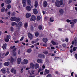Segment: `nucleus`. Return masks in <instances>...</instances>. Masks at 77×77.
I'll return each mask as SVG.
<instances>
[{
    "label": "nucleus",
    "instance_id": "nucleus-1",
    "mask_svg": "<svg viewBox=\"0 0 77 77\" xmlns=\"http://www.w3.org/2000/svg\"><path fill=\"white\" fill-rule=\"evenodd\" d=\"M55 5L57 7L59 8L60 7V5H63V1L61 0L59 1L58 0H57L55 2Z\"/></svg>",
    "mask_w": 77,
    "mask_h": 77
},
{
    "label": "nucleus",
    "instance_id": "nucleus-2",
    "mask_svg": "<svg viewBox=\"0 0 77 77\" xmlns=\"http://www.w3.org/2000/svg\"><path fill=\"white\" fill-rule=\"evenodd\" d=\"M36 17L34 15H32L31 17L30 20L31 21H34L36 20Z\"/></svg>",
    "mask_w": 77,
    "mask_h": 77
},
{
    "label": "nucleus",
    "instance_id": "nucleus-3",
    "mask_svg": "<svg viewBox=\"0 0 77 77\" xmlns=\"http://www.w3.org/2000/svg\"><path fill=\"white\" fill-rule=\"evenodd\" d=\"M16 50H17V48H15L12 51V54L13 56H15L17 55V54L15 52Z\"/></svg>",
    "mask_w": 77,
    "mask_h": 77
},
{
    "label": "nucleus",
    "instance_id": "nucleus-4",
    "mask_svg": "<svg viewBox=\"0 0 77 77\" xmlns=\"http://www.w3.org/2000/svg\"><path fill=\"white\" fill-rule=\"evenodd\" d=\"M43 7H47L48 5V4L47 3V2L45 1H44L43 2Z\"/></svg>",
    "mask_w": 77,
    "mask_h": 77
},
{
    "label": "nucleus",
    "instance_id": "nucleus-5",
    "mask_svg": "<svg viewBox=\"0 0 77 77\" xmlns=\"http://www.w3.org/2000/svg\"><path fill=\"white\" fill-rule=\"evenodd\" d=\"M28 35L29 38H30V39L31 40L33 39V35H32V33L29 32L28 33Z\"/></svg>",
    "mask_w": 77,
    "mask_h": 77
},
{
    "label": "nucleus",
    "instance_id": "nucleus-6",
    "mask_svg": "<svg viewBox=\"0 0 77 77\" xmlns=\"http://www.w3.org/2000/svg\"><path fill=\"white\" fill-rule=\"evenodd\" d=\"M38 56L39 58H45V56L42 54H39L38 55Z\"/></svg>",
    "mask_w": 77,
    "mask_h": 77
},
{
    "label": "nucleus",
    "instance_id": "nucleus-7",
    "mask_svg": "<svg viewBox=\"0 0 77 77\" xmlns=\"http://www.w3.org/2000/svg\"><path fill=\"white\" fill-rule=\"evenodd\" d=\"M28 63V60H27L26 59H24L23 60V63L21 62V63L23 65V64H25V65H26V64H27Z\"/></svg>",
    "mask_w": 77,
    "mask_h": 77
},
{
    "label": "nucleus",
    "instance_id": "nucleus-8",
    "mask_svg": "<svg viewBox=\"0 0 77 77\" xmlns=\"http://www.w3.org/2000/svg\"><path fill=\"white\" fill-rule=\"evenodd\" d=\"M11 20L12 21H15L17 20V17H12L11 18Z\"/></svg>",
    "mask_w": 77,
    "mask_h": 77
},
{
    "label": "nucleus",
    "instance_id": "nucleus-9",
    "mask_svg": "<svg viewBox=\"0 0 77 77\" xmlns=\"http://www.w3.org/2000/svg\"><path fill=\"white\" fill-rule=\"evenodd\" d=\"M2 72L3 73V74H5L6 73V69L5 68H3L1 70Z\"/></svg>",
    "mask_w": 77,
    "mask_h": 77
},
{
    "label": "nucleus",
    "instance_id": "nucleus-10",
    "mask_svg": "<svg viewBox=\"0 0 77 77\" xmlns=\"http://www.w3.org/2000/svg\"><path fill=\"white\" fill-rule=\"evenodd\" d=\"M33 13L35 15L38 14V10L36 8H35L33 10Z\"/></svg>",
    "mask_w": 77,
    "mask_h": 77
},
{
    "label": "nucleus",
    "instance_id": "nucleus-11",
    "mask_svg": "<svg viewBox=\"0 0 77 77\" xmlns=\"http://www.w3.org/2000/svg\"><path fill=\"white\" fill-rule=\"evenodd\" d=\"M21 58H18L17 60V64H20V63H21Z\"/></svg>",
    "mask_w": 77,
    "mask_h": 77
},
{
    "label": "nucleus",
    "instance_id": "nucleus-12",
    "mask_svg": "<svg viewBox=\"0 0 77 77\" xmlns=\"http://www.w3.org/2000/svg\"><path fill=\"white\" fill-rule=\"evenodd\" d=\"M11 63H13L14 62H16V60L14 59L12 57H11Z\"/></svg>",
    "mask_w": 77,
    "mask_h": 77
},
{
    "label": "nucleus",
    "instance_id": "nucleus-13",
    "mask_svg": "<svg viewBox=\"0 0 77 77\" xmlns=\"http://www.w3.org/2000/svg\"><path fill=\"white\" fill-rule=\"evenodd\" d=\"M77 39H76V40H74V42H72V45H74V44H75V45H77Z\"/></svg>",
    "mask_w": 77,
    "mask_h": 77
},
{
    "label": "nucleus",
    "instance_id": "nucleus-14",
    "mask_svg": "<svg viewBox=\"0 0 77 77\" xmlns=\"http://www.w3.org/2000/svg\"><path fill=\"white\" fill-rule=\"evenodd\" d=\"M22 26H23V23L21 22H20L18 23L17 25L18 27H22Z\"/></svg>",
    "mask_w": 77,
    "mask_h": 77
},
{
    "label": "nucleus",
    "instance_id": "nucleus-15",
    "mask_svg": "<svg viewBox=\"0 0 77 77\" xmlns=\"http://www.w3.org/2000/svg\"><path fill=\"white\" fill-rule=\"evenodd\" d=\"M26 10L28 11H30L31 10V7L29 6H28L26 7Z\"/></svg>",
    "mask_w": 77,
    "mask_h": 77
},
{
    "label": "nucleus",
    "instance_id": "nucleus-16",
    "mask_svg": "<svg viewBox=\"0 0 77 77\" xmlns=\"http://www.w3.org/2000/svg\"><path fill=\"white\" fill-rule=\"evenodd\" d=\"M26 18H29V17H31V14L30 13H28L26 14Z\"/></svg>",
    "mask_w": 77,
    "mask_h": 77
},
{
    "label": "nucleus",
    "instance_id": "nucleus-17",
    "mask_svg": "<svg viewBox=\"0 0 77 77\" xmlns=\"http://www.w3.org/2000/svg\"><path fill=\"white\" fill-rule=\"evenodd\" d=\"M50 72V70L45 69L44 72L45 75H46V74H48Z\"/></svg>",
    "mask_w": 77,
    "mask_h": 77
},
{
    "label": "nucleus",
    "instance_id": "nucleus-18",
    "mask_svg": "<svg viewBox=\"0 0 77 77\" xmlns=\"http://www.w3.org/2000/svg\"><path fill=\"white\" fill-rule=\"evenodd\" d=\"M10 63H9V62H6L5 63H4V65H5V66H9V65Z\"/></svg>",
    "mask_w": 77,
    "mask_h": 77
},
{
    "label": "nucleus",
    "instance_id": "nucleus-19",
    "mask_svg": "<svg viewBox=\"0 0 77 77\" xmlns=\"http://www.w3.org/2000/svg\"><path fill=\"white\" fill-rule=\"evenodd\" d=\"M38 6V2H37V1H35V2L34 6L35 8H37Z\"/></svg>",
    "mask_w": 77,
    "mask_h": 77
},
{
    "label": "nucleus",
    "instance_id": "nucleus-20",
    "mask_svg": "<svg viewBox=\"0 0 77 77\" xmlns=\"http://www.w3.org/2000/svg\"><path fill=\"white\" fill-rule=\"evenodd\" d=\"M37 61L38 63H42V60L41 59H38L37 60Z\"/></svg>",
    "mask_w": 77,
    "mask_h": 77
},
{
    "label": "nucleus",
    "instance_id": "nucleus-21",
    "mask_svg": "<svg viewBox=\"0 0 77 77\" xmlns=\"http://www.w3.org/2000/svg\"><path fill=\"white\" fill-rule=\"evenodd\" d=\"M35 69H37V68H38L39 67V64H38V63H35Z\"/></svg>",
    "mask_w": 77,
    "mask_h": 77
},
{
    "label": "nucleus",
    "instance_id": "nucleus-22",
    "mask_svg": "<svg viewBox=\"0 0 77 77\" xmlns=\"http://www.w3.org/2000/svg\"><path fill=\"white\" fill-rule=\"evenodd\" d=\"M7 45L6 44V43H5V44H4L3 45V46L2 47V48H3V49L4 50H5V49H6V48Z\"/></svg>",
    "mask_w": 77,
    "mask_h": 77
},
{
    "label": "nucleus",
    "instance_id": "nucleus-23",
    "mask_svg": "<svg viewBox=\"0 0 77 77\" xmlns=\"http://www.w3.org/2000/svg\"><path fill=\"white\" fill-rule=\"evenodd\" d=\"M30 66L32 68V69H33L35 67V64H34L32 63H30Z\"/></svg>",
    "mask_w": 77,
    "mask_h": 77
},
{
    "label": "nucleus",
    "instance_id": "nucleus-24",
    "mask_svg": "<svg viewBox=\"0 0 77 77\" xmlns=\"http://www.w3.org/2000/svg\"><path fill=\"white\" fill-rule=\"evenodd\" d=\"M11 71L12 72L14 73V74H16L17 73V72L16 70L14 68H12L11 70Z\"/></svg>",
    "mask_w": 77,
    "mask_h": 77
},
{
    "label": "nucleus",
    "instance_id": "nucleus-25",
    "mask_svg": "<svg viewBox=\"0 0 77 77\" xmlns=\"http://www.w3.org/2000/svg\"><path fill=\"white\" fill-rule=\"evenodd\" d=\"M5 2L6 4H9V3H11V1L10 0H6L5 1Z\"/></svg>",
    "mask_w": 77,
    "mask_h": 77
},
{
    "label": "nucleus",
    "instance_id": "nucleus-26",
    "mask_svg": "<svg viewBox=\"0 0 77 77\" xmlns=\"http://www.w3.org/2000/svg\"><path fill=\"white\" fill-rule=\"evenodd\" d=\"M23 7H26V1H22Z\"/></svg>",
    "mask_w": 77,
    "mask_h": 77
},
{
    "label": "nucleus",
    "instance_id": "nucleus-27",
    "mask_svg": "<svg viewBox=\"0 0 77 77\" xmlns=\"http://www.w3.org/2000/svg\"><path fill=\"white\" fill-rule=\"evenodd\" d=\"M43 41L44 42L46 43V42H47L48 41V39L46 38H44L43 39Z\"/></svg>",
    "mask_w": 77,
    "mask_h": 77
},
{
    "label": "nucleus",
    "instance_id": "nucleus-28",
    "mask_svg": "<svg viewBox=\"0 0 77 77\" xmlns=\"http://www.w3.org/2000/svg\"><path fill=\"white\" fill-rule=\"evenodd\" d=\"M59 12L61 14H63V9H60L59 10Z\"/></svg>",
    "mask_w": 77,
    "mask_h": 77
},
{
    "label": "nucleus",
    "instance_id": "nucleus-29",
    "mask_svg": "<svg viewBox=\"0 0 77 77\" xmlns=\"http://www.w3.org/2000/svg\"><path fill=\"white\" fill-rule=\"evenodd\" d=\"M11 25L12 26H17V23L15 22H13L11 23Z\"/></svg>",
    "mask_w": 77,
    "mask_h": 77
},
{
    "label": "nucleus",
    "instance_id": "nucleus-30",
    "mask_svg": "<svg viewBox=\"0 0 77 77\" xmlns=\"http://www.w3.org/2000/svg\"><path fill=\"white\" fill-rule=\"evenodd\" d=\"M70 24H72L71 26L72 27H74V25L75 23L73 22H71L70 23Z\"/></svg>",
    "mask_w": 77,
    "mask_h": 77
},
{
    "label": "nucleus",
    "instance_id": "nucleus-31",
    "mask_svg": "<svg viewBox=\"0 0 77 77\" xmlns=\"http://www.w3.org/2000/svg\"><path fill=\"white\" fill-rule=\"evenodd\" d=\"M27 3L28 5H31V1L30 0H27Z\"/></svg>",
    "mask_w": 77,
    "mask_h": 77
},
{
    "label": "nucleus",
    "instance_id": "nucleus-32",
    "mask_svg": "<svg viewBox=\"0 0 77 77\" xmlns=\"http://www.w3.org/2000/svg\"><path fill=\"white\" fill-rule=\"evenodd\" d=\"M28 26V23H25L24 24V27L25 28H27Z\"/></svg>",
    "mask_w": 77,
    "mask_h": 77
},
{
    "label": "nucleus",
    "instance_id": "nucleus-33",
    "mask_svg": "<svg viewBox=\"0 0 77 77\" xmlns=\"http://www.w3.org/2000/svg\"><path fill=\"white\" fill-rule=\"evenodd\" d=\"M27 52H28V53H31V52H32V49H31V48H30L29 49H28L27 50Z\"/></svg>",
    "mask_w": 77,
    "mask_h": 77
},
{
    "label": "nucleus",
    "instance_id": "nucleus-34",
    "mask_svg": "<svg viewBox=\"0 0 77 77\" xmlns=\"http://www.w3.org/2000/svg\"><path fill=\"white\" fill-rule=\"evenodd\" d=\"M5 11V8L4 7H3L1 9V12H4Z\"/></svg>",
    "mask_w": 77,
    "mask_h": 77
},
{
    "label": "nucleus",
    "instance_id": "nucleus-35",
    "mask_svg": "<svg viewBox=\"0 0 77 77\" xmlns=\"http://www.w3.org/2000/svg\"><path fill=\"white\" fill-rule=\"evenodd\" d=\"M41 19V17L39 16H37V20L38 21H39Z\"/></svg>",
    "mask_w": 77,
    "mask_h": 77
},
{
    "label": "nucleus",
    "instance_id": "nucleus-36",
    "mask_svg": "<svg viewBox=\"0 0 77 77\" xmlns=\"http://www.w3.org/2000/svg\"><path fill=\"white\" fill-rule=\"evenodd\" d=\"M35 36L36 37H38L39 36V33L38 32H36L35 33Z\"/></svg>",
    "mask_w": 77,
    "mask_h": 77
},
{
    "label": "nucleus",
    "instance_id": "nucleus-37",
    "mask_svg": "<svg viewBox=\"0 0 77 77\" xmlns=\"http://www.w3.org/2000/svg\"><path fill=\"white\" fill-rule=\"evenodd\" d=\"M20 20H21V19L20 18H17V19L16 20L17 22H19L20 21Z\"/></svg>",
    "mask_w": 77,
    "mask_h": 77
},
{
    "label": "nucleus",
    "instance_id": "nucleus-38",
    "mask_svg": "<svg viewBox=\"0 0 77 77\" xmlns=\"http://www.w3.org/2000/svg\"><path fill=\"white\" fill-rule=\"evenodd\" d=\"M11 5H7V8H8V9H10L11 8Z\"/></svg>",
    "mask_w": 77,
    "mask_h": 77
},
{
    "label": "nucleus",
    "instance_id": "nucleus-39",
    "mask_svg": "<svg viewBox=\"0 0 77 77\" xmlns=\"http://www.w3.org/2000/svg\"><path fill=\"white\" fill-rule=\"evenodd\" d=\"M38 29L39 30H41L42 29V26H38Z\"/></svg>",
    "mask_w": 77,
    "mask_h": 77
},
{
    "label": "nucleus",
    "instance_id": "nucleus-40",
    "mask_svg": "<svg viewBox=\"0 0 77 77\" xmlns=\"http://www.w3.org/2000/svg\"><path fill=\"white\" fill-rule=\"evenodd\" d=\"M53 17H51L50 18V21H51V22H53L54 21V20H53Z\"/></svg>",
    "mask_w": 77,
    "mask_h": 77
},
{
    "label": "nucleus",
    "instance_id": "nucleus-41",
    "mask_svg": "<svg viewBox=\"0 0 77 77\" xmlns=\"http://www.w3.org/2000/svg\"><path fill=\"white\" fill-rule=\"evenodd\" d=\"M77 19H75L73 20H72V21H74L75 23H77Z\"/></svg>",
    "mask_w": 77,
    "mask_h": 77
},
{
    "label": "nucleus",
    "instance_id": "nucleus-42",
    "mask_svg": "<svg viewBox=\"0 0 77 77\" xmlns=\"http://www.w3.org/2000/svg\"><path fill=\"white\" fill-rule=\"evenodd\" d=\"M51 42L53 45H56V43H55V42H54L53 41H52Z\"/></svg>",
    "mask_w": 77,
    "mask_h": 77
},
{
    "label": "nucleus",
    "instance_id": "nucleus-43",
    "mask_svg": "<svg viewBox=\"0 0 77 77\" xmlns=\"http://www.w3.org/2000/svg\"><path fill=\"white\" fill-rule=\"evenodd\" d=\"M11 32H13V31H14V28H13V27H12V26H11Z\"/></svg>",
    "mask_w": 77,
    "mask_h": 77
},
{
    "label": "nucleus",
    "instance_id": "nucleus-44",
    "mask_svg": "<svg viewBox=\"0 0 77 77\" xmlns=\"http://www.w3.org/2000/svg\"><path fill=\"white\" fill-rule=\"evenodd\" d=\"M6 37L7 38L10 39V38H11V35H8Z\"/></svg>",
    "mask_w": 77,
    "mask_h": 77
},
{
    "label": "nucleus",
    "instance_id": "nucleus-45",
    "mask_svg": "<svg viewBox=\"0 0 77 77\" xmlns=\"http://www.w3.org/2000/svg\"><path fill=\"white\" fill-rule=\"evenodd\" d=\"M43 53L45 54H48V51H46L45 52H43Z\"/></svg>",
    "mask_w": 77,
    "mask_h": 77
},
{
    "label": "nucleus",
    "instance_id": "nucleus-46",
    "mask_svg": "<svg viewBox=\"0 0 77 77\" xmlns=\"http://www.w3.org/2000/svg\"><path fill=\"white\" fill-rule=\"evenodd\" d=\"M47 77H52L51 74H48L47 76Z\"/></svg>",
    "mask_w": 77,
    "mask_h": 77
},
{
    "label": "nucleus",
    "instance_id": "nucleus-47",
    "mask_svg": "<svg viewBox=\"0 0 77 77\" xmlns=\"http://www.w3.org/2000/svg\"><path fill=\"white\" fill-rule=\"evenodd\" d=\"M66 21L67 22V23H70L71 21L69 19H67L66 20Z\"/></svg>",
    "mask_w": 77,
    "mask_h": 77
},
{
    "label": "nucleus",
    "instance_id": "nucleus-48",
    "mask_svg": "<svg viewBox=\"0 0 77 77\" xmlns=\"http://www.w3.org/2000/svg\"><path fill=\"white\" fill-rule=\"evenodd\" d=\"M77 48V47H74L73 49V51H76V49Z\"/></svg>",
    "mask_w": 77,
    "mask_h": 77
},
{
    "label": "nucleus",
    "instance_id": "nucleus-49",
    "mask_svg": "<svg viewBox=\"0 0 77 77\" xmlns=\"http://www.w3.org/2000/svg\"><path fill=\"white\" fill-rule=\"evenodd\" d=\"M5 42H8L9 41V40L8 38H5Z\"/></svg>",
    "mask_w": 77,
    "mask_h": 77
},
{
    "label": "nucleus",
    "instance_id": "nucleus-50",
    "mask_svg": "<svg viewBox=\"0 0 77 77\" xmlns=\"http://www.w3.org/2000/svg\"><path fill=\"white\" fill-rule=\"evenodd\" d=\"M15 46H11L10 47V48L11 49H13L15 47Z\"/></svg>",
    "mask_w": 77,
    "mask_h": 77
},
{
    "label": "nucleus",
    "instance_id": "nucleus-51",
    "mask_svg": "<svg viewBox=\"0 0 77 77\" xmlns=\"http://www.w3.org/2000/svg\"><path fill=\"white\" fill-rule=\"evenodd\" d=\"M20 53H21V50L20 49H19L18 51V54H20Z\"/></svg>",
    "mask_w": 77,
    "mask_h": 77
},
{
    "label": "nucleus",
    "instance_id": "nucleus-52",
    "mask_svg": "<svg viewBox=\"0 0 77 77\" xmlns=\"http://www.w3.org/2000/svg\"><path fill=\"white\" fill-rule=\"evenodd\" d=\"M9 52H8V51L5 54V56H8V54H9Z\"/></svg>",
    "mask_w": 77,
    "mask_h": 77
},
{
    "label": "nucleus",
    "instance_id": "nucleus-53",
    "mask_svg": "<svg viewBox=\"0 0 77 77\" xmlns=\"http://www.w3.org/2000/svg\"><path fill=\"white\" fill-rule=\"evenodd\" d=\"M58 59H59V57H55L54 58L55 60H57Z\"/></svg>",
    "mask_w": 77,
    "mask_h": 77
},
{
    "label": "nucleus",
    "instance_id": "nucleus-54",
    "mask_svg": "<svg viewBox=\"0 0 77 77\" xmlns=\"http://www.w3.org/2000/svg\"><path fill=\"white\" fill-rule=\"evenodd\" d=\"M66 45L65 44H63V46L64 47H66Z\"/></svg>",
    "mask_w": 77,
    "mask_h": 77
},
{
    "label": "nucleus",
    "instance_id": "nucleus-55",
    "mask_svg": "<svg viewBox=\"0 0 77 77\" xmlns=\"http://www.w3.org/2000/svg\"><path fill=\"white\" fill-rule=\"evenodd\" d=\"M3 6H4V3H2L1 4V7H3Z\"/></svg>",
    "mask_w": 77,
    "mask_h": 77
},
{
    "label": "nucleus",
    "instance_id": "nucleus-56",
    "mask_svg": "<svg viewBox=\"0 0 77 77\" xmlns=\"http://www.w3.org/2000/svg\"><path fill=\"white\" fill-rule=\"evenodd\" d=\"M23 39H24V37H22L20 39V41H23Z\"/></svg>",
    "mask_w": 77,
    "mask_h": 77
},
{
    "label": "nucleus",
    "instance_id": "nucleus-57",
    "mask_svg": "<svg viewBox=\"0 0 77 77\" xmlns=\"http://www.w3.org/2000/svg\"><path fill=\"white\" fill-rule=\"evenodd\" d=\"M75 57L76 58V59H77V54H75Z\"/></svg>",
    "mask_w": 77,
    "mask_h": 77
},
{
    "label": "nucleus",
    "instance_id": "nucleus-58",
    "mask_svg": "<svg viewBox=\"0 0 77 77\" xmlns=\"http://www.w3.org/2000/svg\"><path fill=\"white\" fill-rule=\"evenodd\" d=\"M58 30H59V31H60V32L62 31V29H60V28H59L58 29Z\"/></svg>",
    "mask_w": 77,
    "mask_h": 77
},
{
    "label": "nucleus",
    "instance_id": "nucleus-59",
    "mask_svg": "<svg viewBox=\"0 0 77 77\" xmlns=\"http://www.w3.org/2000/svg\"><path fill=\"white\" fill-rule=\"evenodd\" d=\"M73 74H74V72H72L71 73V76H72V77L73 76Z\"/></svg>",
    "mask_w": 77,
    "mask_h": 77
},
{
    "label": "nucleus",
    "instance_id": "nucleus-60",
    "mask_svg": "<svg viewBox=\"0 0 77 77\" xmlns=\"http://www.w3.org/2000/svg\"><path fill=\"white\" fill-rule=\"evenodd\" d=\"M65 40L66 41V42H68V39L67 38H66L65 39Z\"/></svg>",
    "mask_w": 77,
    "mask_h": 77
},
{
    "label": "nucleus",
    "instance_id": "nucleus-61",
    "mask_svg": "<svg viewBox=\"0 0 77 77\" xmlns=\"http://www.w3.org/2000/svg\"><path fill=\"white\" fill-rule=\"evenodd\" d=\"M55 74H59V72L58 71H56L55 72Z\"/></svg>",
    "mask_w": 77,
    "mask_h": 77
},
{
    "label": "nucleus",
    "instance_id": "nucleus-62",
    "mask_svg": "<svg viewBox=\"0 0 77 77\" xmlns=\"http://www.w3.org/2000/svg\"><path fill=\"white\" fill-rule=\"evenodd\" d=\"M43 74H44V72H40V74L41 75Z\"/></svg>",
    "mask_w": 77,
    "mask_h": 77
},
{
    "label": "nucleus",
    "instance_id": "nucleus-63",
    "mask_svg": "<svg viewBox=\"0 0 77 77\" xmlns=\"http://www.w3.org/2000/svg\"><path fill=\"white\" fill-rule=\"evenodd\" d=\"M32 74H34V71L32 70Z\"/></svg>",
    "mask_w": 77,
    "mask_h": 77
},
{
    "label": "nucleus",
    "instance_id": "nucleus-64",
    "mask_svg": "<svg viewBox=\"0 0 77 77\" xmlns=\"http://www.w3.org/2000/svg\"><path fill=\"white\" fill-rule=\"evenodd\" d=\"M12 15H13V16L15 15V13L13 12V13H12Z\"/></svg>",
    "mask_w": 77,
    "mask_h": 77
}]
</instances>
